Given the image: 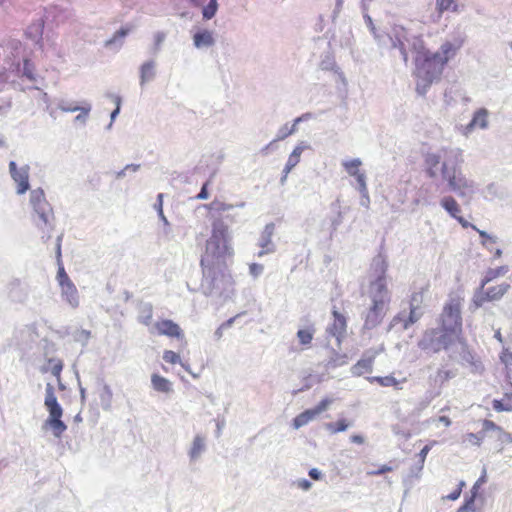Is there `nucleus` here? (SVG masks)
Returning a JSON list of instances; mask_svg holds the SVG:
<instances>
[{"instance_id": "f257e3e1", "label": "nucleus", "mask_w": 512, "mask_h": 512, "mask_svg": "<svg viewBox=\"0 0 512 512\" xmlns=\"http://www.w3.org/2000/svg\"><path fill=\"white\" fill-rule=\"evenodd\" d=\"M464 42V37L458 35L451 40L444 41L436 52H431L422 39L414 43L415 76L419 80L417 91L420 94H424L432 83L441 79L445 66L456 57Z\"/></svg>"}, {"instance_id": "f03ea898", "label": "nucleus", "mask_w": 512, "mask_h": 512, "mask_svg": "<svg viewBox=\"0 0 512 512\" xmlns=\"http://www.w3.org/2000/svg\"><path fill=\"white\" fill-rule=\"evenodd\" d=\"M461 302L459 296L451 297L444 305L439 318L440 327L426 329L417 346L426 353H439L442 350H448L454 343H464Z\"/></svg>"}, {"instance_id": "7ed1b4c3", "label": "nucleus", "mask_w": 512, "mask_h": 512, "mask_svg": "<svg viewBox=\"0 0 512 512\" xmlns=\"http://www.w3.org/2000/svg\"><path fill=\"white\" fill-rule=\"evenodd\" d=\"M234 255L231 244L229 226L224 218L216 217L211 223V234L205 242L200 265H208L212 261L227 260Z\"/></svg>"}, {"instance_id": "20e7f679", "label": "nucleus", "mask_w": 512, "mask_h": 512, "mask_svg": "<svg viewBox=\"0 0 512 512\" xmlns=\"http://www.w3.org/2000/svg\"><path fill=\"white\" fill-rule=\"evenodd\" d=\"M203 284L210 292L226 291L234 285L226 260L212 261L208 265H201Z\"/></svg>"}, {"instance_id": "39448f33", "label": "nucleus", "mask_w": 512, "mask_h": 512, "mask_svg": "<svg viewBox=\"0 0 512 512\" xmlns=\"http://www.w3.org/2000/svg\"><path fill=\"white\" fill-rule=\"evenodd\" d=\"M30 203L37 215V219H34L35 224L43 232L49 234L53 229L54 217L52 208L45 198L44 191L40 188L33 190L30 194ZM49 237L50 235H47V238Z\"/></svg>"}, {"instance_id": "423d86ee", "label": "nucleus", "mask_w": 512, "mask_h": 512, "mask_svg": "<svg viewBox=\"0 0 512 512\" xmlns=\"http://www.w3.org/2000/svg\"><path fill=\"white\" fill-rule=\"evenodd\" d=\"M45 407L49 412V417L45 421V426L49 427L54 436L60 438L66 431L67 426L61 420L63 415V409L57 401V397L54 392V387L51 384H47L45 393Z\"/></svg>"}, {"instance_id": "0eeeda50", "label": "nucleus", "mask_w": 512, "mask_h": 512, "mask_svg": "<svg viewBox=\"0 0 512 512\" xmlns=\"http://www.w3.org/2000/svg\"><path fill=\"white\" fill-rule=\"evenodd\" d=\"M461 156L456 159V164L462 162ZM442 177L447 181L449 188L456 192L459 196H464L467 191L473 189V182L466 178L462 174L461 170L457 165L449 167L448 163L443 162L441 166Z\"/></svg>"}, {"instance_id": "6e6552de", "label": "nucleus", "mask_w": 512, "mask_h": 512, "mask_svg": "<svg viewBox=\"0 0 512 512\" xmlns=\"http://www.w3.org/2000/svg\"><path fill=\"white\" fill-rule=\"evenodd\" d=\"M425 301V291L413 292L409 299V314L407 317L403 313H398L394 318V323H402L404 330H407L413 324L418 322L423 316V305Z\"/></svg>"}, {"instance_id": "1a4fd4ad", "label": "nucleus", "mask_w": 512, "mask_h": 512, "mask_svg": "<svg viewBox=\"0 0 512 512\" xmlns=\"http://www.w3.org/2000/svg\"><path fill=\"white\" fill-rule=\"evenodd\" d=\"M510 290V284L503 282L494 286H482L476 290L472 298V304L477 309L484 306L488 302H495L502 299V297Z\"/></svg>"}, {"instance_id": "9d476101", "label": "nucleus", "mask_w": 512, "mask_h": 512, "mask_svg": "<svg viewBox=\"0 0 512 512\" xmlns=\"http://www.w3.org/2000/svg\"><path fill=\"white\" fill-rule=\"evenodd\" d=\"M150 332L156 336H165L171 339L184 340V331L174 321L170 319H159L157 320Z\"/></svg>"}, {"instance_id": "9b49d317", "label": "nucleus", "mask_w": 512, "mask_h": 512, "mask_svg": "<svg viewBox=\"0 0 512 512\" xmlns=\"http://www.w3.org/2000/svg\"><path fill=\"white\" fill-rule=\"evenodd\" d=\"M9 171L12 179L17 183V193L24 194L30 187L29 185V168L27 166L17 168L16 163H9Z\"/></svg>"}, {"instance_id": "f8f14e48", "label": "nucleus", "mask_w": 512, "mask_h": 512, "mask_svg": "<svg viewBox=\"0 0 512 512\" xmlns=\"http://www.w3.org/2000/svg\"><path fill=\"white\" fill-rule=\"evenodd\" d=\"M441 206L443 207V209L445 211H447L449 213V215L456 219L458 221V223L463 227V228H472V229H476V226L469 223L466 219H464L460 213H461V208H460V205L458 204V202L452 197V196H445L441 199V202H440Z\"/></svg>"}, {"instance_id": "ddd939ff", "label": "nucleus", "mask_w": 512, "mask_h": 512, "mask_svg": "<svg viewBox=\"0 0 512 512\" xmlns=\"http://www.w3.org/2000/svg\"><path fill=\"white\" fill-rule=\"evenodd\" d=\"M483 432L487 433L493 431L496 433L497 441L499 442L498 452H502L504 445L512 444V434L505 431L501 426L495 422L485 419L482 421Z\"/></svg>"}, {"instance_id": "4468645a", "label": "nucleus", "mask_w": 512, "mask_h": 512, "mask_svg": "<svg viewBox=\"0 0 512 512\" xmlns=\"http://www.w3.org/2000/svg\"><path fill=\"white\" fill-rule=\"evenodd\" d=\"M386 270L387 264L384 261H380V273L377 278L370 283L371 297H390L386 283Z\"/></svg>"}, {"instance_id": "2eb2a0df", "label": "nucleus", "mask_w": 512, "mask_h": 512, "mask_svg": "<svg viewBox=\"0 0 512 512\" xmlns=\"http://www.w3.org/2000/svg\"><path fill=\"white\" fill-rule=\"evenodd\" d=\"M333 321L328 328L330 335L340 341L346 334L347 320L346 317L337 310L332 311Z\"/></svg>"}, {"instance_id": "dca6fc26", "label": "nucleus", "mask_w": 512, "mask_h": 512, "mask_svg": "<svg viewBox=\"0 0 512 512\" xmlns=\"http://www.w3.org/2000/svg\"><path fill=\"white\" fill-rule=\"evenodd\" d=\"M56 256H57V264H58V271H57V281L58 284L61 287L73 284L72 280L69 278L68 274L65 271L64 265L62 263V255H61V244H57V250H56Z\"/></svg>"}, {"instance_id": "f3484780", "label": "nucleus", "mask_w": 512, "mask_h": 512, "mask_svg": "<svg viewBox=\"0 0 512 512\" xmlns=\"http://www.w3.org/2000/svg\"><path fill=\"white\" fill-rule=\"evenodd\" d=\"M152 388L160 393L169 394L172 392V383L160 374L153 373L151 375Z\"/></svg>"}, {"instance_id": "a211bd4d", "label": "nucleus", "mask_w": 512, "mask_h": 512, "mask_svg": "<svg viewBox=\"0 0 512 512\" xmlns=\"http://www.w3.org/2000/svg\"><path fill=\"white\" fill-rule=\"evenodd\" d=\"M61 294L71 307L77 308L79 306V294L74 283L61 287Z\"/></svg>"}, {"instance_id": "6ab92c4d", "label": "nucleus", "mask_w": 512, "mask_h": 512, "mask_svg": "<svg viewBox=\"0 0 512 512\" xmlns=\"http://www.w3.org/2000/svg\"><path fill=\"white\" fill-rule=\"evenodd\" d=\"M193 42L197 48L212 46L214 44L213 34L208 30L198 31L193 36Z\"/></svg>"}, {"instance_id": "aec40b11", "label": "nucleus", "mask_w": 512, "mask_h": 512, "mask_svg": "<svg viewBox=\"0 0 512 512\" xmlns=\"http://www.w3.org/2000/svg\"><path fill=\"white\" fill-rule=\"evenodd\" d=\"M492 407L496 412H512V390L505 392L501 400L494 399Z\"/></svg>"}, {"instance_id": "412c9836", "label": "nucleus", "mask_w": 512, "mask_h": 512, "mask_svg": "<svg viewBox=\"0 0 512 512\" xmlns=\"http://www.w3.org/2000/svg\"><path fill=\"white\" fill-rule=\"evenodd\" d=\"M424 162L426 174L430 178H435L437 176L436 169L440 164V156L434 153H429L425 156Z\"/></svg>"}, {"instance_id": "4be33fe9", "label": "nucleus", "mask_w": 512, "mask_h": 512, "mask_svg": "<svg viewBox=\"0 0 512 512\" xmlns=\"http://www.w3.org/2000/svg\"><path fill=\"white\" fill-rule=\"evenodd\" d=\"M488 124V111L484 108L477 110L469 123V128H486Z\"/></svg>"}, {"instance_id": "5701e85b", "label": "nucleus", "mask_w": 512, "mask_h": 512, "mask_svg": "<svg viewBox=\"0 0 512 512\" xmlns=\"http://www.w3.org/2000/svg\"><path fill=\"white\" fill-rule=\"evenodd\" d=\"M374 359L372 357L360 359L352 368V372L356 376L372 371Z\"/></svg>"}, {"instance_id": "b1692460", "label": "nucleus", "mask_w": 512, "mask_h": 512, "mask_svg": "<svg viewBox=\"0 0 512 512\" xmlns=\"http://www.w3.org/2000/svg\"><path fill=\"white\" fill-rule=\"evenodd\" d=\"M370 383H377L378 385L382 387H394L396 389H400L399 384L400 381H398L394 376L388 375V376H373L368 378Z\"/></svg>"}, {"instance_id": "393cba45", "label": "nucleus", "mask_w": 512, "mask_h": 512, "mask_svg": "<svg viewBox=\"0 0 512 512\" xmlns=\"http://www.w3.org/2000/svg\"><path fill=\"white\" fill-rule=\"evenodd\" d=\"M508 270V266H500L497 268L488 269L481 281L482 286H486L489 282L493 281L494 279L504 276L508 272Z\"/></svg>"}, {"instance_id": "a878e982", "label": "nucleus", "mask_w": 512, "mask_h": 512, "mask_svg": "<svg viewBox=\"0 0 512 512\" xmlns=\"http://www.w3.org/2000/svg\"><path fill=\"white\" fill-rule=\"evenodd\" d=\"M303 148L297 146L290 154L286 166L284 168L283 180L286 179L288 173L299 163Z\"/></svg>"}, {"instance_id": "bb28decb", "label": "nucleus", "mask_w": 512, "mask_h": 512, "mask_svg": "<svg viewBox=\"0 0 512 512\" xmlns=\"http://www.w3.org/2000/svg\"><path fill=\"white\" fill-rule=\"evenodd\" d=\"M383 317L384 315L378 313L377 311H373L369 308L365 316L364 327L367 329L375 328L377 325L381 323Z\"/></svg>"}, {"instance_id": "cd10ccee", "label": "nucleus", "mask_w": 512, "mask_h": 512, "mask_svg": "<svg viewBox=\"0 0 512 512\" xmlns=\"http://www.w3.org/2000/svg\"><path fill=\"white\" fill-rule=\"evenodd\" d=\"M314 418H316V415L312 409L305 410L293 419V427L295 429H299L300 427L308 424Z\"/></svg>"}, {"instance_id": "c85d7f7f", "label": "nucleus", "mask_w": 512, "mask_h": 512, "mask_svg": "<svg viewBox=\"0 0 512 512\" xmlns=\"http://www.w3.org/2000/svg\"><path fill=\"white\" fill-rule=\"evenodd\" d=\"M371 299H372V304L369 308L373 311H377L378 313H380L382 315H385L387 305L390 302V297L377 296V297H371Z\"/></svg>"}, {"instance_id": "c756f323", "label": "nucleus", "mask_w": 512, "mask_h": 512, "mask_svg": "<svg viewBox=\"0 0 512 512\" xmlns=\"http://www.w3.org/2000/svg\"><path fill=\"white\" fill-rule=\"evenodd\" d=\"M436 10L439 14L446 11L456 12L458 5L456 0H436Z\"/></svg>"}, {"instance_id": "7c9ffc66", "label": "nucleus", "mask_w": 512, "mask_h": 512, "mask_svg": "<svg viewBox=\"0 0 512 512\" xmlns=\"http://www.w3.org/2000/svg\"><path fill=\"white\" fill-rule=\"evenodd\" d=\"M315 330L310 328L299 329L297 331V338L303 346H309L313 340Z\"/></svg>"}, {"instance_id": "2f4dec72", "label": "nucleus", "mask_w": 512, "mask_h": 512, "mask_svg": "<svg viewBox=\"0 0 512 512\" xmlns=\"http://www.w3.org/2000/svg\"><path fill=\"white\" fill-rule=\"evenodd\" d=\"M480 489V486L478 485V482H475V484L472 487V495L469 499L465 501V503L458 509V512H466L468 510L474 511V501L477 496V493Z\"/></svg>"}, {"instance_id": "473e14b6", "label": "nucleus", "mask_w": 512, "mask_h": 512, "mask_svg": "<svg viewBox=\"0 0 512 512\" xmlns=\"http://www.w3.org/2000/svg\"><path fill=\"white\" fill-rule=\"evenodd\" d=\"M481 237V244L486 247L490 252H493L494 245L497 243V238L487 234L485 231L479 230L477 227L474 229Z\"/></svg>"}, {"instance_id": "72a5a7b5", "label": "nucleus", "mask_w": 512, "mask_h": 512, "mask_svg": "<svg viewBox=\"0 0 512 512\" xmlns=\"http://www.w3.org/2000/svg\"><path fill=\"white\" fill-rule=\"evenodd\" d=\"M485 434L486 433H484L483 430L480 433H467L464 436V442L472 446L479 447L483 443Z\"/></svg>"}, {"instance_id": "f704fd0d", "label": "nucleus", "mask_w": 512, "mask_h": 512, "mask_svg": "<svg viewBox=\"0 0 512 512\" xmlns=\"http://www.w3.org/2000/svg\"><path fill=\"white\" fill-rule=\"evenodd\" d=\"M361 164L362 163L359 159H353V160L344 162L343 166H344L345 170L347 171V173L354 177V176L358 175L359 173H361V171H360Z\"/></svg>"}, {"instance_id": "c9c22d12", "label": "nucleus", "mask_w": 512, "mask_h": 512, "mask_svg": "<svg viewBox=\"0 0 512 512\" xmlns=\"http://www.w3.org/2000/svg\"><path fill=\"white\" fill-rule=\"evenodd\" d=\"M349 427V423L345 419H339L338 421L334 423H328L326 425L327 430L332 433L336 434L339 432L345 431Z\"/></svg>"}, {"instance_id": "e433bc0d", "label": "nucleus", "mask_w": 512, "mask_h": 512, "mask_svg": "<svg viewBox=\"0 0 512 512\" xmlns=\"http://www.w3.org/2000/svg\"><path fill=\"white\" fill-rule=\"evenodd\" d=\"M206 208L210 211H215L217 212L218 214H222L223 212L225 211H228L230 210L231 208H233V205L231 204H226L224 202H221V201H217V200H214L213 202H211L210 204L206 205Z\"/></svg>"}, {"instance_id": "4c0bfd02", "label": "nucleus", "mask_w": 512, "mask_h": 512, "mask_svg": "<svg viewBox=\"0 0 512 512\" xmlns=\"http://www.w3.org/2000/svg\"><path fill=\"white\" fill-rule=\"evenodd\" d=\"M163 360L166 362V363H169V364H181L186 370H188L184 364L181 363V360H180V356L178 353L172 351V350H165L163 352Z\"/></svg>"}, {"instance_id": "58836bf2", "label": "nucleus", "mask_w": 512, "mask_h": 512, "mask_svg": "<svg viewBox=\"0 0 512 512\" xmlns=\"http://www.w3.org/2000/svg\"><path fill=\"white\" fill-rule=\"evenodd\" d=\"M154 66L153 63L147 62L144 63L141 67V82L144 83L150 80L154 75Z\"/></svg>"}, {"instance_id": "ea45409f", "label": "nucleus", "mask_w": 512, "mask_h": 512, "mask_svg": "<svg viewBox=\"0 0 512 512\" xmlns=\"http://www.w3.org/2000/svg\"><path fill=\"white\" fill-rule=\"evenodd\" d=\"M300 120H301V118L295 119V121H294V123H293L291 128H288L287 126L283 127L280 130V133H279V135H278L276 140H283L286 137H288L291 134H293L297 130V124L300 122Z\"/></svg>"}, {"instance_id": "a19ab883", "label": "nucleus", "mask_w": 512, "mask_h": 512, "mask_svg": "<svg viewBox=\"0 0 512 512\" xmlns=\"http://www.w3.org/2000/svg\"><path fill=\"white\" fill-rule=\"evenodd\" d=\"M204 448V442L201 437H195L191 448V457L195 458L200 455Z\"/></svg>"}, {"instance_id": "79ce46f5", "label": "nucleus", "mask_w": 512, "mask_h": 512, "mask_svg": "<svg viewBox=\"0 0 512 512\" xmlns=\"http://www.w3.org/2000/svg\"><path fill=\"white\" fill-rule=\"evenodd\" d=\"M332 402H333V399H331V398H324L314 408H312V411L314 412V414L317 417L320 413H322L325 410H327V408L329 407V405Z\"/></svg>"}, {"instance_id": "37998d69", "label": "nucleus", "mask_w": 512, "mask_h": 512, "mask_svg": "<svg viewBox=\"0 0 512 512\" xmlns=\"http://www.w3.org/2000/svg\"><path fill=\"white\" fill-rule=\"evenodd\" d=\"M436 444V441H431L429 444L425 445L418 454V461L420 463V468L423 467L426 457L431 450V448Z\"/></svg>"}, {"instance_id": "c03bdc74", "label": "nucleus", "mask_w": 512, "mask_h": 512, "mask_svg": "<svg viewBox=\"0 0 512 512\" xmlns=\"http://www.w3.org/2000/svg\"><path fill=\"white\" fill-rule=\"evenodd\" d=\"M217 10V2L216 0H210L209 4L203 9V17L206 19H211Z\"/></svg>"}, {"instance_id": "a18cd8bd", "label": "nucleus", "mask_w": 512, "mask_h": 512, "mask_svg": "<svg viewBox=\"0 0 512 512\" xmlns=\"http://www.w3.org/2000/svg\"><path fill=\"white\" fill-rule=\"evenodd\" d=\"M394 468H395L394 466L384 464V465H381L377 470L368 471L367 475L368 476L383 475L385 473L392 472L394 470Z\"/></svg>"}, {"instance_id": "49530a36", "label": "nucleus", "mask_w": 512, "mask_h": 512, "mask_svg": "<svg viewBox=\"0 0 512 512\" xmlns=\"http://www.w3.org/2000/svg\"><path fill=\"white\" fill-rule=\"evenodd\" d=\"M500 360L507 367L512 365V351L504 348L500 353Z\"/></svg>"}, {"instance_id": "de8ad7c7", "label": "nucleus", "mask_w": 512, "mask_h": 512, "mask_svg": "<svg viewBox=\"0 0 512 512\" xmlns=\"http://www.w3.org/2000/svg\"><path fill=\"white\" fill-rule=\"evenodd\" d=\"M465 487V482L464 481H460L459 484H458V487L453 491L451 492L449 495H447V499L449 500H457L460 495H461V492H462V489Z\"/></svg>"}, {"instance_id": "09e8293b", "label": "nucleus", "mask_w": 512, "mask_h": 512, "mask_svg": "<svg viewBox=\"0 0 512 512\" xmlns=\"http://www.w3.org/2000/svg\"><path fill=\"white\" fill-rule=\"evenodd\" d=\"M209 184H210V182L207 181L202 185L200 192L195 197L197 200H205L209 197V193H208Z\"/></svg>"}, {"instance_id": "8fccbe9b", "label": "nucleus", "mask_w": 512, "mask_h": 512, "mask_svg": "<svg viewBox=\"0 0 512 512\" xmlns=\"http://www.w3.org/2000/svg\"><path fill=\"white\" fill-rule=\"evenodd\" d=\"M357 180V183L359 185V189L361 192H365L367 190L366 187V177L363 172L359 173L358 175L354 176Z\"/></svg>"}, {"instance_id": "3c124183", "label": "nucleus", "mask_w": 512, "mask_h": 512, "mask_svg": "<svg viewBox=\"0 0 512 512\" xmlns=\"http://www.w3.org/2000/svg\"><path fill=\"white\" fill-rule=\"evenodd\" d=\"M452 376V372L449 370H439L437 372V377L439 378L441 383H444L445 381L449 380Z\"/></svg>"}, {"instance_id": "603ef678", "label": "nucleus", "mask_w": 512, "mask_h": 512, "mask_svg": "<svg viewBox=\"0 0 512 512\" xmlns=\"http://www.w3.org/2000/svg\"><path fill=\"white\" fill-rule=\"evenodd\" d=\"M249 269H250V273L253 276H258L262 272L263 266L259 265V264H256V263H253V264L250 265Z\"/></svg>"}, {"instance_id": "864d4df0", "label": "nucleus", "mask_w": 512, "mask_h": 512, "mask_svg": "<svg viewBox=\"0 0 512 512\" xmlns=\"http://www.w3.org/2000/svg\"><path fill=\"white\" fill-rule=\"evenodd\" d=\"M165 37H166V35L163 32H158V33L155 34L154 39H155V46H156V48L160 47V45L165 40Z\"/></svg>"}, {"instance_id": "5fc2aeb1", "label": "nucleus", "mask_w": 512, "mask_h": 512, "mask_svg": "<svg viewBox=\"0 0 512 512\" xmlns=\"http://www.w3.org/2000/svg\"><path fill=\"white\" fill-rule=\"evenodd\" d=\"M234 322V318H230L228 319L226 322H224L219 328L218 330L216 331V334L221 337L222 335V329H225V328H228L232 325V323Z\"/></svg>"}, {"instance_id": "6e6d98bb", "label": "nucleus", "mask_w": 512, "mask_h": 512, "mask_svg": "<svg viewBox=\"0 0 512 512\" xmlns=\"http://www.w3.org/2000/svg\"><path fill=\"white\" fill-rule=\"evenodd\" d=\"M299 488L308 490L311 487V482L306 479H301L297 482Z\"/></svg>"}, {"instance_id": "4d7b16f0", "label": "nucleus", "mask_w": 512, "mask_h": 512, "mask_svg": "<svg viewBox=\"0 0 512 512\" xmlns=\"http://www.w3.org/2000/svg\"><path fill=\"white\" fill-rule=\"evenodd\" d=\"M309 476L314 480H319L321 473L316 468H313L309 471Z\"/></svg>"}, {"instance_id": "13d9d810", "label": "nucleus", "mask_w": 512, "mask_h": 512, "mask_svg": "<svg viewBox=\"0 0 512 512\" xmlns=\"http://www.w3.org/2000/svg\"><path fill=\"white\" fill-rule=\"evenodd\" d=\"M130 32V28H121L115 33V37H124Z\"/></svg>"}, {"instance_id": "bf43d9fd", "label": "nucleus", "mask_w": 512, "mask_h": 512, "mask_svg": "<svg viewBox=\"0 0 512 512\" xmlns=\"http://www.w3.org/2000/svg\"><path fill=\"white\" fill-rule=\"evenodd\" d=\"M62 371V364L61 363H57L53 366L52 368V373L55 375V376H59L60 373Z\"/></svg>"}, {"instance_id": "052dcab7", "label": "nucleus", "mask_w": 512, "mask_h": 512, "mask_svg": "<svg viewBox=\"0 0 512 512\" xmlns=\"http://www.w3.org/2000/svg\"><path fill=\"white\" fill-rule=\"evenodd\" d=\"M350 440L353 443L362 444L364 442V438L361 435H352Z\"/></svg>"}, {"instance_id": "680f3d73", "label": "nucleus", "mask_w": 512, "mask_h": 512, "mask_svg": "<svg viewBox=\"0 0 512 512\" xmlns=\"http://www.w3.org/2000/svg\"><path fill=\"white\" fill-rule=\"evenodd\" d=\"M438 421L443 423L446 427H449L451 425V420L447 416H440L438 418Z\"/></svg>"}, {"instance_id": "e2e57ef3", "label": "nucleus", "mask_w": 512, "mask_h": 512, "mask_svg": "<svg viewBox=\"0 0 512 512\" xmlns=\"http://www.w3.org/2000/svg\"><path fill=\"white\" fill-rule=\"evenodd\" d=\"M28 61H25V64H24V74L29 78V79H34L32 73H31V70H29L28 68Z\"/></svg>"}, {"instance_id": "0e129e2a", "label": "nucleus", "mask_w": 512, "mask_h": 512, "mask_svg": "<svg viewBox=\"0 0 512 512\" xmlns=\"http://www.w3.org/2000/svg\"><path fill=\"white\" fill-rule=\"evenodd\" d=\"M401 53L403 55L404 61L406 62L408 60V54H407V51H406V49H405V47L403 45L401 47Z\"/></svg>"}, {"instance_id": "69168bd1", "label": "nucleus", "mask_w": 512, "mask_h": 512, "mask_svg": "<svg viewBox=\"0 0 512 512\" xmlns=\"http://www.w3.org/2000/svg\"><path fill=\"white\" fill-rule=\"evenodd\" d=\"M493 251H494V257L495 258H500L501 257V255H502L501 249L496 248L495 250L493 249Z\"/></svg>"}, {"instance_id": "338daca9", "label": "nucleus", "mask_w": 512, "mask_h": 512, "mask_svg": "<svg viewBox=\"0 0 512 512\" xmlns=\"http://www.w3.org/2000/svg\"><path fill=\"white\" fill-rule=\"evenodd\" d=\"M119 110H120V107H119V103H118L116 109L111 113L112 119H114L116 117V115L119 113Z\"/></svg>"}, {"instance_id": "774afa93", "label": "nucleus", "mask_w": 512, "mask_h": 512, "mask_svg": "<svg viewBox=\"0 0 512 512\" xmlns=\"http://www.w3.org/2000/svg\"><path fill=\"white\" fill-rule=\"evenodd\" d=\"M79 109V107L77 106H70V107H67V108H64L65 111H70V112H75Z\"/></svg>"}]
</instances>
